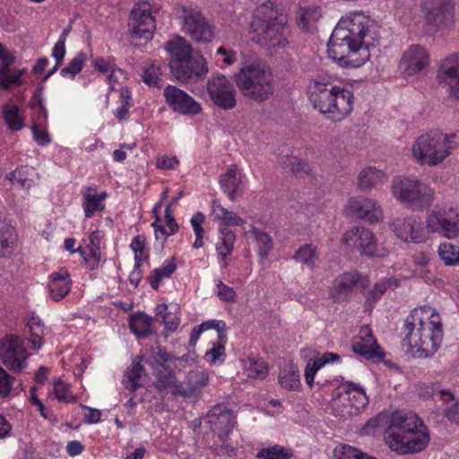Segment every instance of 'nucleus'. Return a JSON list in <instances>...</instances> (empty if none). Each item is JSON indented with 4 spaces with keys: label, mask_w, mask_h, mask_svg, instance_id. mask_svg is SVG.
<instances>
[{
    "label": "nucleus",
    "mask_w": 459,
    "mask_h": 459,
    "mask_svg": "<svg viewBox=\"0 0 459 459\" xmlns=\"http://www.w3.org/2000/svg\"><path fill=\"white\" fill-rule=\"evenodd\" d=\"M401 334L402 344L407 353L418 359L432 356L444 338L439 312L430 306L415 307L406 316Z\"/></svg>",
    "instance_id": "f03ea898"
},
{
    "label": "nucleus",
    "mask_w": 459,
    "mask_h": 459,
    "mask_svg": "<svg viewBox=\"0 0 459 459\" xmlns=\"http://www.w3.org/2000/svg\"><path fill=\"white\" fill-rule=\"evenodd\" d=\"M387 179L385 172L375 166L363 168L359 173L358 186L361 191H370L378 185L384 184Z\"/></svg>",
    "instance_id": "c85d7f7f"
},
{
    "label": "nucleus",
    "mask_w": 459,
    "mask_h": 459,
    "mask_svg": "<svg viewBox=\"0 0 459 459\" xmlns=\"http://www.w3.org/2000/svg\"><path fill=\"white\" fill-rule=\"evenodd\" d=\"M368 403L365 389L359 384L347 382L336 388L328 409L341 419H349L360 414Z\"/></svg>",
    "instance_id": "9d476101"
},
{
    "label": "nucleus",
    "mask_w": 459,
    "mask_h": 459,
    "mask_svg": "<svg viewBox=\"0 0 459 459\" xmlns=\"http://www.w3.org/2000/svg\"><path fill=\"white\" fill-rule=\"evenodd\" d=\"M142 360L143 358L137 356L134 359L132 367L125 374L123 384L130 391H135L140 385V379L143 373V368L141 364Z\"/></svg>",
    "instance_id": "58836bf2"
},
{
    "label": "nucleus",
    "mask_w": 459,
    "mask_h": 459,
    "mask_svg": "<svg viewBox=\"0 0 459 459\" xmlns=\"http://www.w3.org/2000/svg\"><path fill=\"white\" fill-rule=\"evenodd\" d=\"M71 286L70 273L65 268L54 271L48 275V292L54 301L64 299L69 293Z\"/></svg>",
    "instance_id": "393cba45"
},
{
    "label": "nucleus",
    "mask_w": 459,
    "mask_h": 459,
    "mask_svg": "<svg viewBox=\"0 0 459 459\" xmlns=\"http://www.w3.org/2000/svg\"><path fill=\"white\" fill-rule=\"evenodd\" d=\"M360 453V451L351 446L342 445L335 447L334 459H359Z\"/></svg>",
    "instance_id": "338daca9"
},
{
    "label": "nucleus",
    "mask_w": 459,
    "mask_h": 459,
    "mask_svg": "<svg viewBox=\"0 0 459 459\" xmlns=\"http://www.w3.org/2000/svg\"><path fill=\"white\" fill-rule=\"evenodd\" d=\"M391 414L381 412L375 418L370 419L362 429L365 435L375 436L379 433L385 427L390 425Z\"/></svg>",
    "instance_id": "c03bdc74"
},
{
    "label": "nucleus",
    "mask_w": 459,
    "mask_h": 459,
    "mask_svg": "<svg viewBox=\"0 0 459 459\" xmlns=\"http://www.w3.org/2000/svg\"><path fill=\"white\" fill-rule=\"evenodd\" d=\"M31 131L35 142L40 146H46L51 142V138L44 126L32 124Z\"/></svg>",
    "instance_id": "774afa93"
},
{
    "label": "nucleus",
    "mask_w": 459,
    "mask_h": 459,
    "mask_svg": "<svg viewBox=\"0 0 459 459\" xmlns=\"http://www.w3.org/2000/svg\"><path fill=\"white\" fill-rule=\"evenodd\" d=\"M35 171L29 167H21L10 173L9 179L14 186H20L29 189L33 185V175Z\"/></svg>",
    "instance_id": "79ce46f5"
},
{
    "label": "nucleus",
    "mask_w": 459,
    "mask_h": 459,
    "mask_svg": "<svg viewBox=\"0 0 459 459\" xmlns=\"http://www.w3.org/2000/svg\"><path fill=\"white\" fill-rule=\"evenodd\" d=\"M459 146L456 134L429 131L419 135L411 147L413 161L420 166L436 167L448 158Z\"/></svg>",
    "instance_id": "0eeeda50"
},
{
    "label": "nucleus",
    "mask_w": 459,
    "mask_h": 459,
    "mask_svg": "<svg viewBox=\"0 0 459 459\" xmlns=\"http://www.w3.org/2000/svg\"><path fill=\"white\" fill-rule=\"evenodd\" d=\"M27 326L30 330L31 338L30 343L33 349L39 350L41 347V340L44 333L43 325L39 316H32L28 323Z\"/></svg>",
    "instance_id": "49530a36"
},
{
    "label": "nucleus",
    "mask_w": 459,
    "mask_h": 459,
    "mask_svg": "<svg viewBox=\"0 0 459 459\" xmlns=\"http://www.w3.org/2000/svg\"><path fill=\"white\" fill-rule=\"evenodd\" d=\"M368 284V278L362 276L357 272L346 273L339 275L333 281L331 295L333 298H340L353 288L365 289Z\"/></svg>",
    "instance_id": "bb28decb"
},
{
    "label": "nucleus",
    "mask_w": 459,
    "mask_h": 459,
    "mask_svg": "<svg viewBox=\"0 0 459 459\" xmlns=\"http://www.w3.org/2000/svg\"><path fill=\"white\" fill-rule=\"evenodd\" d=\"M128 27L134 40L152 39L156 29V21L148 4L142 3L133 8Z\"/></svg>",
    "instance_id": "4468645a"
},
{
    "label": "nucleus",
    "mask_w": 459,
    "mask_h": 459,
    "mask_svg": "<svg viewBox=\"0 0 459 459\" xmlns=\"http://www.w3.org/2000/svg\"><path fill=\"white\" fill-rule=\"evenodd\" d=\"M430 257L428 253H419L416 254L413 256L414 264L420 267V270L418 271V274L420 278L424 279L426 281H429L432 280V275L430 274L429 271L425 269V267L429 263Z\"/></svg>",
    "instance_id": "052dcab7"
},
{
    "label": "nucleus",
    "mask_w": 459,
    "mask_h": 459,
    "mask_svg": "<svg viewBox=\"0 0 459 459\" xmlns=\"http://www.w3.org/2000/svg\"><path fill=\"white\" fill-rule=\"evenodd\" d=\"M437 254L446 266L459 265V247L450 242H442L438 247Z\"/></svg>",
    "instance_id": "a19ab883"
},
{
    "label": "nucleus",
    "mask_w": 459,
    "mask_h": 459,
    "mask_svg": "<svg viewBox=\"0 0 459 459\" xmlns=\"http://www.w3.org/2000/svg\"><path fill=\"white\" fill-rule=\"evenodd\" d=\"M392 282L391 279H384L377 282L373 289L369 290L366 299L367 309H372L374 304L379 299V298L390 287Z\"/></svg>",
    "instance_id": "8fccbe9b"
},
{
    "label": "nucleus",
    "mask_w": 459,
    "mask_h": 459,
    "mask_svg": "<svg viewBox=\"0 0 459 459\" xmlns=\"http://www.w3.org/2000/svg\"><path fill=\"white\" fill-rule=\"evenodd\" d=\"M241 184L242 175L236 166L230 167L221 178V187L232 201L237 197Z\"/></svg>",
    "instance_id": "7c9ffc66"
},
{
    "label": "nucleus",
    "mask_w": 459,
    "mask_h": 459,
    "mask_svg": "<svg viewBox=\"0 0 459 459\" xmlns=\"http://www.w3.org/2000/svg\"><path fill=\"white\" fill-rule=\"evenodd\" d=\"M279 383L285 389H298L300 385L298 368L291 362L285 364L280 372Z\"/></svg>",
    "instance_id": "e433bc0d"
},
{
    "label": "nucleus",
    "mask_w": 459,
    "mask_h": 459,
    "mask_svg": "<svg viewBox=\"0 0 459 459\" xmlns=\"http://www.w3.org/2000/svg\"><path fill=\"white\" fill-rule=\"evenodd\" d=\"M235 82L242 94L253 100H266L273 93L271 69L260 61L245 63L235 74Z\"/></svg>",
    "instance_id": "6e6552de"
},
{
    "label": "nucleus",
    "mask_w": 459,
    "mask_h": 459,
    "mask_svg": "<svg viewBox=\"0 0 459 459\" xmlns=\"http://www.w3.org/2000/svg\"><path fill=\"white\" fill-rule=\"evenodd\" d=\"M250 233L259 247V255L265 258L273 247L271 237L255 227H252Z\"/></svg>",
    "instance_id": "09e8293b"
},
{
    "label": "nucleus",
    "mask_w": 459,
    "mask_h": 459,
    "mask_svg": "<svg viewBox=\"0 0 459 459\" xmlns=\"http://www.w3.org/2000/svg\"><path fill=\"white\" fill-rule=\"evenodd\" d=\"M212 214L215 221H220L226 226H242L246 221L237 213L224 208L220 203L213 202L212 205Z\"/></svg>",
    "instance_id": "f704fd0d"
},
{
    "label": "nucleus",
    "mask_w": 459,
    "mask_h": 459,
    "mask_svg": "<svg viewBox=\"0 0 459 459\" xmlns=\"http://www.w3.org/2000/svg\"><path fill=\"white\" fill-rule=\"evenodd\" d=\"M18 235L15 229L7 223H0V258L13 255L17 247Z\"/></svg>",
    "instance_id": "c756f323"
},
{
    "label": "nucleus",
    "mask_w": 459,
    "mask_h": 459,
    "mask_svg": "<svg viewBox=\"0 0 459 459\" xmlns=\"http://www.w3.org/2000/svg\"><path fill=\"white\" fill-rule=\"evenodd\" d=\"M187 380L196 391L207 384L208 373L204 369L192 370L187 376Z\"/></svg>",
    "instance_id": "e2e57ef3"
},
{
    "label": "nucleus",
    "mask_w": 459,
    "mask_h": 459,
    "mask_svg": "<svg viewBox=\"0 0 459 459\" xmlns=\"http://www.w3.org/2000/svg\"><path fill=\"white\" fill-rule=\"evenodd\" d=\"M300 354L302 359L307 361L305 380L309 386H312L316 377V352L311 349H303Z\"/></svg>",
    "instance_id": "de8ad7c7"
},
{
    "label": "nucleus",
    "mask_w": 459,
    "mask_h": 459,
    "mask_svg": "<svg viewBox=\"0 0 459 459\" xmlns=\"http://www.w3.org/2000/svg\"><path fill=\"white\" fill-rule=\"evenodd\" d=\"M26 74V68L3 67L0 70V87L4 90H10L23 85L25 82L23 75Z\"/></svg>",
    "instance_id": "2f4dec72"
},
{
    "label": "nucleus",
    "mask_w": 459,
    "mask_h": 459,
    "mask_svg": "<svg viewBox=\"0 0 459 459\" xmlns=\"http://www.w3.org/2000/svg\"><path fill=\"white\" fill-rule=\"evenodd\" d=\"M176 14L180 19L182 30L198 42H210L214 38L213 28L199 8L192 5H178Z\"/></svg>",
    "instance_id": "f8f14e48"
},
{
    "label": "nucleus",
    "mask_w": 459,
    "mask_h": 459,
    "mask_svg": "<svg viewBox=\"0 0 459 459\" xmlns=\"http://www.w3.org/2000/svg\"><path fill=\"white\" fill-rule=\"evenodd\" d=\"M428 233H437L447 238L459 236V205L452 201L436 204L425 219Z\"/></svg>",
    "instance_id": "9b49d317"
},
{
    "label": "nucleus",
    "mask_w": 459,
    "mask_h": 459,
    "mask_svg": "<svg viewBox=\"0 0 459 459\" xmlns=\"http://www.w3.org/2000/svg\"><path fill=\"white\" fill-rule=\"evenodd\" d=\"M256 457L259 459H290V454L281 446L263 448L258 451Z\"/></svg>",
    "instance_id": "4d7b16f0"
},
{
    "label": "nucleus",
    "mask_w": 459,
    "mask_h": 459,
    "mask_svg": "<svg viewBox=\"0 0 459 459\" xmlns=\"http://www.w3.org/2000/svg\"><path fill=\"white\" fill-rule=\"evenodd\" d=\"M15 378L0 368V397L5 398L12 394Z\"/></svg>",
    "instance_id": "680f3d73"
},
{
    "label": "nucleus",
    "mask_w": 459,
    "mask_h": 459,
    "mask_svg": "<svg viewBox=\"0 0 459 459\" xmlns=\"http://www.w3.org/2000/svg\"><path fill=\"white\" fill-rule=\"evenodd\" d=\"M108 195L106 192H97L94 185L82 190V207L85 218H92L96 212L105 209V200Z\"/></svg>",
    "instance_id": "a878e982"
},
{
    "label": "nucleus",
    "mask_w": 459,
    "mask_h": 459,
    "mask_svg": "<svg viewBox=\"0 0 459 459\" xmlns=\"http://www.w3.org/2000/svg\"><path fill=\"white\" fill-rule=\"evenodd\" d=\"M438 76L448 86L451 95L459 99V54H452L442 62Z\"/></svg>",
    "instance_id": "b1692460"
},
{
    "label": "nucleus",
    "mask_w": 459,
    "mask_h": 459,
    "mask_svg": "<svg viewBox=\"0 0 459 459\" xmlns=\"http://www.w3.org/2000/svg\"><path fill=\"white\" fill-rule=\"evenodd\" d=\"M342 243L367 256H384L385 253L377 247L374 233L365 227H353L342 237Z\"/></svg>",
    "instance_id": "2eb2a0df"
},
{
    "label": "nucleus",
    "mask_w": 459,
    "mask_h": 459,
    "mask_svg": "<svg viewBox=\"0 0 459 459\" xmlns=\"http://www.w3.org/2000/svg\"><path fill=\"white\" fill-rule=\"evenodd\" d=\"M78 253L82 257L88 269H97L101 263L100 247L83 243L78 247Z\"/></svg>",
    "instance_id": "ea45409f"
},
{
    "label": "nucleus",
    "mask_w": 459,
    "mask_h": 459,
    "mask_svg": "<svg viewBox=\"0 0 459 459\" xmlns=\"http://www.w3.org/2000/svg\"><path fill=\"white\" fill-rule=\"evenodd\" d=\"M158 314L161 316L162 323L169 331H175L179 323V317L172 312L168 311L166 304H160L157 307Z\"/></svg>",
    "instance_id": "603ef678"
},
{
    "label": "nucleus",
    "mask_w": 459,
    "mask_h": 459,
    "mask_svg": "<svg viewBox=\"0 0 459 459\" xmlns=\"http://www.w3.org/2000/svg\"><path fill=\"white\" fill-rule=\"evenodd\" d=\"M385 440L392 451L399 455H408L422 451L429 442V436L427 428L416 414L396 411L391 413Z\"/></svg>",
    "instance_id": "7ed1b4c3"
},
{
    "label": "nucleus",
    "mask_w": 459,
    "mask_h": 459,
    "mask_svg": "<svg viewBox=\"0 0 459 459\" xmlns=\"http://www.w3.org/2000/svg\"><path fill=\"white\" fill-rule=\"evenodd\" d=\"M166 103L181 115H197L202 112V106L193 97L174 85H168L163 91Z\"/></svg>",
    "instance_id": "aec40b11"
},
{
    "label": "nucleus",
    "mask_w": 459,
    "mask_h": 459,
    "mask_svg": "<svg viewBox=\"0 0 459 459\" xmlns=\"http://www.w3.org/2000/svg\"><path fill=\"white\" fill-rule=\"evenodd\" d=\"M236 242V235L228 227L221 228L218 233V239L215 244L217 260L221 269H227L229 266L228 256L231 255Z\"/></svg>",
    "instance_id": "cd10ccee"
},
{
    "label": "nucleus",
    "mask_w": 459,
    "mask_h": 459,
    "mask_svg": "<svg viewBox=\"0 0 459 459\" xmlns=\"http://www.w3.org/2000/svg\"><path fill=\"white\" fill-rule=\"evenodd\" d=\"M28 356L24 342L18 336L8 335L0 342V357L7 368L14 371L22 370Z\"/></svg>",
    "instance_id": "a211bd4d"
},
{
    "label": "nucleus",
    "mask_w": 459,
    "mask_h": 459,
    "mask_svg": "<svg viewBox=\"0 0 459 459\" xmlns=\"http://www.w3.org/2000/svg\"><path fill=\"white\" fill-rule=\"evenodd\" d=\"M177 269L176 258L170 257L166 259L162 264L154 269L148 277L151 287L158 290L162 281L169 279Z\"/></svg>",
    "instance_id": "473e14b6"
},
{
    "label": "nucleus",
    "mask_w": 459,
    "mask_h": 459,
    "mask_svg": "<svg viewBox=\"0 0 459 459\" xmlns=\"http://www.w3.org/2000/svg\"><path fill=\"white\" fill-rule=\"evenodd\" d=\"M160 66L157 64H150L144 70L143 74V81L153 87H159L160 82Z\"/></svg>",
    "instance_id": "6e6d98bb"
},
{
    "label": "nucleus",
    "mask_w": 459,
    "mask_h": 459,
    "mask_svg": "<svg viewBox=\"0 0 459 459\" xmlns=\"http://www.w3.org/2000/svg\"><path fill=\"white\" fill-rule=\"evenodd\" d=\"M390 229L397 238L405 243L418 244L424 242L428 238V230L424 228L420 219L414 215L393 219Z\"/></svg>",
    "instance_id": "dca6fc26"
},
{
    "label": "nucleus",
    "mask_w": 459,
    "mask_h": 459,
    "mask_svg": "<svg viewBox=\"0 0 459 459\" xmlns=\"http://www.w3.org/2000/svg\"><path fill=\"white\" fill-rule=\"evenodd\" d=\"M54 394L59 402L72 403L74 401V396L70 390V385L61 379L54 382Z\"/></svg>",
    "instance_id": "864d4df0"
},
{
    "label": "nucleus",
    "mask_w": 459,
    "mask_h": 459,
    "mask_svg": "<svg viewBox=\"0 0 459 459\" xmlns=\"http://www.w3.org/2000/svg\"><path fill=\"white\" fill-rule=\"evenodd\" d=\"M393 197L403 206L415 212L428 209L435 199L433 188L411 175H397L390 185Z\"/></svg>",
    "instance_id": "1a4fd4ad"
},
{
    "label": "nucleus",
    "mask_w": 459,
    "mask_h": 459,
    "mask_svg": "<svg viewBox=\"0 0 459 459\" xmlns=\"http://www.w3.org/2000/svg\"><path fill=\"white\" fill-rule=\"evenodd\" d=\"M165 49L170 55V72L178 81L196 83L208 74L205 58L202 55H194L192 46L183 37L177 36L169 40Z\"/></svg>",
    "instance_id": "39448f33"
},
{
    "label": "nucleus",
    "mask_w": 459,
    "mask_h": 459,
    "mask_svg": "<svg viewBox=\"0 0 459 459\" xmlns=\"http://www.w3.org/2000/svg\"><path fill=\"white\" fill-rule=\"evenodd\" d=\"M442 402L446 404L445 416L452 422L459 423V401H454L453 394L448 391L439 393Z\"/></svg>",
    "instance_id": "a18cd8bd"
},
{
    "label": "nucleus",
    "mask_w": 459,
    "mask_h": 459,
    "mask_svg": "<svg viewBox=\"0 0 459 459\" xmlns=\"http://www.w3.org/2000/svg\"><path fill=\"white\" fill-rule=\"evenodd\" d=\"M209 423L212 429L218 432L219 437L222 444L227 447H233L226 444V437L234 429L236 420L234 412L224 404L215 405L207 414Z\"/></svg>",
    "instance_id": "4be33fe9"
},
{
    "label": "nucleus",
    "mask_w": 459,
    "mask_h": 459,
    "mask_svg": "<svg viewBox=\"0 0 459 459\" xmlns=\"http://www.w3.org/2000/svg\"><path fill=\"white\" fill-rule=\"evenodd\" d=\"M429 65V55L425 48L411 45L403 54L399 70L405 77L420 75Z\"/></svg>",
    "instance_id": "6ab92c4d"
},
{
    "label": "nucleus",
    "mask_w": 459,
    "mask_h": 459,
    "mask_svg": "<svg viewBox=\"0 0 459 459\" xmlns=\"http://www.w3.org/2000/svg\"><path fill=\"white\" fill-rule=\"evenodd\" d=\"M152 318L144 313L134 314L129 319V327L132 333L138 338L148 336L152 332Z\"/></svg>",
    "instance_id": "c9c22d12"
},
{
    "label": "nucleus",
    "mask_w": 459,
    "mask_h": 459,
    "mask_svg": "<svg viewBox=\"0 0 459 459\" xmlns=\"http://www.w3.org/2000/svg\"><path fill=\"white\" fill-rule=\"evenodd\" d=\"M353 91L345 86L336 84V79L328 74L317 75V108L327 119L342 121L352 111Z\"/></svg>",
    "instance_id": "423d86ee"
},
{
    "label": "nucleus",
    "mask_w": 459,
    "mask_h": 459,
    "mask_svg": "<svg viewBox=\"0 0 459 459\" xmlns=\"http://www.w3.org/2000/svg\"><path fill=\"white\" fill-rule=\"evenodd\" d=\"M294 258L308 268L313 269L316 264L315 249L311 245L303 246L296 252Z\"/></svg>",
    "instance_id": "5fc2aeb1"
},
{
    "label": "nucleus",
    "mask_w": 459,
    "mask_h": 459,
    "mask_svg": "<svg viewBox=\"0 0 459 459\" xmlns=\"http://www.w3.org/2000/svg\"><path fill=\"white\" fill-rule=\"evenodd\" d=\"M377 25L362 12L342 16L327 43L328 56L342 67H359L370 56L369 48L378 42Z\"/></svg>",
    "instance_id": "f257e3e1"
},
{
    "label": "nucleus",
    "mask_w": 459,
    "mask_h": 459,
    "mask_svg": "<svg viewBox=\"0 0 459 459\" xmlns=\"http://www.w3.org/2000/svg\"><path fill=\"white\" fill-rule=\"evenodd\" d=\"M352 350L355 353L368 359H383L385 354L377 344L368 325H363L353 341Z\"/></svg>",
    "instance_id": "5701e85b"
},
{
    "label": "nucleus",
    "mask_w": 459,
    "mask_h": 459,
    "mask_svg": "<svg viewBox=\"0 0 459 459\" xmlns=\"http://www.w3.org/2000/svg\"><path fill=\"white\" fill-rule=\"evenodd\" d=\"M86 58L87 56L85 53H77L76 56L68 63V65L61 70V75L64 77L69 76L71 79H74L75 75L82 71Z\"/></svg>",
    "instance_id": "3c124183"
},
{
    "label": "nucleus",
    "mask_w": 459,
    "mask_h": 459,
    "mask_svg": "<svg viewBox=\"0 0 459 459\" xmlns=\"http://www.w3.org/2000/svg\"><path fill=\"white\" fill-rule=\"evenodd\" d=\"M130 248L134 255V264H144L149 261V249L146 246V238L143 235L135 236L130 244Z\"/></svg>",
    "instance_id": "37998d69"
},
{
    "label": "nucleus",
    "mask_w": 459,
    "mask_h": 459,
    "mask_svg": "<svg viewBox=\"0 0 459 459\" xmlns=\"http://www.w3.org/2000/svg\"><path fill=\"white\" fill-rule=\"evenodd\" d=\"M67 35L68 30H64L52 48V56L56 59V68H58L64 61L66 52L65 41Z\"/></svg>",
    "instance_id": "bf43d9fd"
},
{
    "label": "nucleus",
    "mask_w": 459,
    "mask_h": 459,
    "mask_svg": "<svg viewBox=\"0 0 459 459\" xmlns=\"http://www.w3.org/2000/svg\"><path fill=\"white\" fill-rule=\"evenodd\" d=\"M286 21L274 9V3L268 1L257 7L250 26V35L254 42L270 50L271 54L285 49L287 39Z\"/></svg>",
    "instance_id": "20e7f679"
},
{
    "label": "nucleus",
    "mask_w": 459,
    "mask_h": 459,
    "mask_svg": "<svg viewBox=\"0 0 459 459\" xmlns=\"http://www.w3.org/2000/svg\"><path fill=\"white\" fill-rule=\"evenodd\" d=\"M31 108L33 109V124L45 126L48 121V111L42 100H38L37 101L33 102Z\"/></svg>",
    "instance_id": "0e129e2a"
},
{
    "label": "nucleus",
    "mask_w": 459,
    "mask_h": 459,
    "mask_svg": "<svg viewBox=\"0 0 459 459\" xmlns=\"http://www.w3.org/2000/svg\"><path fill=\"white\" fill-rule=\"evenodd\" d=\"M346 211L352 216L370 223L378 222L383 218V210L377 202L362 195L351 197L346 204Z\"/></svg>",
    "instance_id": "412c9836"
},
{
    "label": "nucleus",
    "mask_w": 459,
    "mask_h": 459,
    "mask_svg": "<svg viewBox=\"0 0 459 459\" xmlns=\"http://www.w3.org/2000/svg\"><path fill=\"white\" fill-rule=\"evenodd\" d=\"M211 100L223 109H230L236 105V90L233 83L223 74H212L206 83Z\"/></svg>",
    "instance_id": "f3484780"
},
{
    "label": "nucleus",
    "mask_w": 459,
    "mask_h": 459,
    "mask_svg": "<svg viewBox=\"0 0 459 459\" xmlns=\"http://www.w3.org/2000/svg\"><path fill=\"white\" fill-rule=\"evenodd\" d=\"M157 382L160 388L169 389L170 392L177 379L171 371L164 368L157 373Z\"/></svg>",
    "instance_id": "69168bd1"
},
{
    "label": "nucleus",
    "mask_w": 459,
    "mask_h": 459,
    "mask_svg": "<svg viewBox=\"0 0 459 459\" xmlns=\"http://www.w3.org/2000/svg\"><path fill=\"white\" fill-rule=\"evenodd\" d=\"M242 365L249 378L264 379L267 377V365L262 359L249 357L247 359H242Z\"/></svg>",
    "instance_id": "4c0bfd02"
},
{
    "label": "nucleus",
    "mask_w": 459,
    "mask_h": 459,
    "mask_svg": "<svg viewBox=\"0 0 459 459\" xmlns=\"http://www.w3.org/2000/svg\"><path fill=\"white\" fill-rule=\"evenodd\" d=\"M422 10L427 23L435 31L448 29L454 22L455 4L452 0H423Z\"/></svg>",
    "instance_id": "ddd939ff"
},
{
    "label": "nucleus",
    "mask_w": 459,
    "mask_h": 459,
    "mask_svg": "<svg viewBox=\"0 0 459 459\" xmlns=\"http://www.w3.org/2000/svg\"><path fill=\"white\" fill-rule=\"evenodd\" d=\"M205 359L212 364H221L225 360V346L220 342H212V348L205 352Z\"/></svg>",
    "instance_id": "13d9d810"
},
{
    "label": "nucleus",
    "mask_w": 459,
    "mask_h": 459,
    "mask_svg": "<svg viewBox=\"0 0 459 459\" xmlns=\"http://www.w3.org/2000/svg\"><path fill=\"white\" fill-rule=\"evenodd\" d=\"M3 117L9 130L17 132L25 126V116L18 106L8 103L3 108Z\"/></svg>",
    "instance_id": "72a5a7b5"
}]
</instances>
